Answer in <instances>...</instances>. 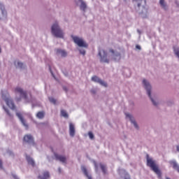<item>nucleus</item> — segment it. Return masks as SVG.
I'll list each match as a JSON object with an SVG mask.
<instances>
[{
  "instance_id": "29",
  "label": "nucleus",
  "mask_w": 179,
  "mask_h": 179,
  "mask_svg": "<svg viewBox=\"0 0 179 179\" xmlns=\"http://www.w3.org/2000/svg\"><path fill=\"white\" fill-rule=\"evenodd\" d=\"M49 101H50V103H52L53 104H57V100H55V99L52 97H50Z\"/></svg>"
},
{
  "instance_id": "18",
  "label": "nucleus",
  "mask_w": 179,
  "mask_h": 179,
  "mask_svg": "<svg viewBox=\"0 0 179 179\" xmlns=\"http://www.w3.org/2000/svg\"><path fill=\"white\" fill-rule=\"evenodd\" d=\"M38 178L40 179H48L50 178V172L49 171H45L43 173V176H39Z\"/></svg>"
},
{
  "instance_id": "24",
  "label": "nucleus",
  "mask_w": 179,
  "mask_h": 179,
  "mask_svg": "<svg viewBox=\"0 0 179 179\" xmlns=\"http://www.w3.org/2000/svg\"><path fill=\"white\" fill-rule=\"evenodd\" d=\"M15 65L17 68H23V63L19 62V61H15Z\"/></svg>"
},
{
  "instance_id": "36",
  "label": "nucleus",
  "mask_w": 179,
  "mask_h": 179,
  "mask_svg": "<svg viewBox=\"0 0 179 179\" xmlns=\"http://www.w3.org/2000/svg\"><path fill=\"white\" fill-rule=\"evenodd\" d=\"M91 93H92V94H94V93H96V91H94V90H92Z\"/></svg>"
},
{
  "instance_id": "10",
  "label": "nucleus",
  "mask_w": 179,
  "mask_h": 179,
  "mask_svg": "<svg viewBox=\"0 0 179 179\" xmlns=\"http://www.w3.org/2000/svg\"><path fill=\"white\" fill-rule=\"evenodd\" d=\"M55 157L56 160H59V162H61L62 163H66V157L65 156L55 153Z\"/></svg>"
},
{
  "instance_id": "39",
  "label": "nucleus",
  "mask_w": 179,
  "mask_h": 179,
  "mask_svg": "<svg viewBox=\"0 0 179 179\" xmlns=\"http://www.w3.org/2000/svg\"><path fill=\"white\" fill-rule=\"evenodd\" d=\"M50 72H51V74H52V75H54V73H52V71H51V67H50Z\"/></svg>"
},
{
  "instance_id": "23",
  "label": "nucleus",
  "mask_w": 179,
  "mask_h": 179,
  "mask_svg": "<svg viewBox=\"0 0 179 179\" xmlns=\"http://www.w3.org/2000/svg\"><path fill=\"white\" fill-rule=\"evenodd\" d=\"M0 9L1 10V13H2L3 16H6V10H5V7L1 3H0Z\"/></svg>"
},
{
  "instance_id": "33",
  "label": "nucleus",
  "mask_w": 179,
  "mask_h": 179,
  "mask_svg": "<svg viewBox=\"0 0 179 179\" xmlns=\"http://www.w3.org/2000/svg\"><path fill=\"white\" fill-rule=\"evenodd\" d=\"M80 54H82L83 55H85V54H86V51H85L84 50H80Z\"/></svg>"
},
{
  "instance_id": "26",
  "label": "nucleus",
  "mask_w": 179,
  "mask_h": 179,
  "mask_svg": "<svg viewBox=\"0 0 179 179\" xmlns=\"http://www.w3.org/2000/svg\"><path fill=\"white\" fill-rule=\"evenodd\" d=\"M80 8L81 10H86V3L82 2Z\"/></svg>"
},
{
  "instance_id": "12",
  "label": "nucleus",
  "mask_w": 179,
  "mask_h": 179,
  "mask_svg": "<svg viewBox=\"0 0 179 179\" xmlns=\"http://www.w3.org/2000/svg\"><path fill=\"white\" fill-rule=\"evenodd\" d=\"M110 52H111L113 55V58L114 61H117V59H121V54L120 53L115 54V52L113 49H110Z\"/></svg>"
},
{
  "instance_id": "7",
  "label": "nucleus",
  "mask_w": 179,
  "mask_h": 179,
  "mask_svg": "<svg viewBox=\"0 0 179 179\" xmlns=\"http://www.w3.org/2000/svg\"><path fill=\"white\" fill-rule=\"evenodd\" d=\"M99 55L101 57V62H104L106 64H108L110 62V60L107 59V52L104 50H99Z\"/></svg>"
},
{
  "instance_id": "31",
  "label": "nucleus",
  "mask_w": 179,
  "mask_h": 179,
  "mask_svg": "<svg viewBox=\"0 0 179 179\" xmlns=\"http://www.w3.org/2000/svg\"><path fill=\"white\" fill-rule=\"evenodd\" d=\"M123 179H132V178H131V175H129V173H126L124 176Z\"/></svg>"
},
{
  "instance_id": "20",
  "label": "nucleus",
  "mask_w": 179,
  "mask_h": 179,
  "mask_svg": "<svg viewBox=\"0 0 179 179\" xmlns=\"http://www.w3.org/2000/svg\"><path fill=\"white\" fill-rule=\"evenodd\" d=\"M82 171L88 179H92V176L89 175V173H87V169H86V167L83 166Z\"/></svg>"
},
{
  "instance_id": "9",
  "label": "nucleus",
  "mask_w": 179,
  "mask_h": 179,
  "mask_svg": "<svg viewBox=\"0 0 179 179\" xmlns=\"http://www.w3.org/2000/svg\"><path fill=\"white\" fill-rule=\"evenodd\" d=\"M24 142H27V143H34V138L30 134L25 135L24 136Z\"/></svg>"
},
{
  "instance_id": "6",
  "label": "nucleus",
  "mask_w": 179,
  "mask_h": 179,
  "mask_svg": "<svg viewBox=\"0 0 179 179\" xmlns=\"http://www.w3.org/2000/svg\"><path fill=\"white\" fill-rule=\"evenodd\" d=\"M72 38L74 43L78 45V47H84L85 48H87V45L83 41V39L78 36H72Z\"/></svg>"
},
{
  "instance_id": "4",
  "label": "nucleus",
  "mask_w": 179,
  "mask_h": 179,
  "mask_svg": "<svg viewBox=\"0 0 179 179\" xmlns=\"http://www.w3.org/2000/svg\"><path fill=\"white\" fill-rule=\"evenodd\" d=\"M143 85H144L145 90H147L148 97H150V99L151 101L152 102V103L154 104V106H157V103H156V101H155L153 98H152V94L150 92V90H152V86H150V84L146 80L144 79L143 80Z\"/></svg>"
},
{
  "instance_id": "21",
  "label": "nucleus",
  "mask_w": 179,
  "mask_h": 179,
  "mask_svg": "<svg viewBox=\"0 0 179 179\" xmlns=\"http://www.w3.org/2000/svg\"><path fill=\"white\" fill-rule=\"evenodd\" d=\"M99 166L101 167V170L102 171L103 174H107V166L103 164H99Z\"/></svg>"
},
{
  "instance_id": "2",
  "label": "nucleus",
  "mask_w": 179,
  "mask_h": 179,
  "mask_svg": "<svg viewBox=\"0 0 179 179\" xmlns=\"http://www.w3.org/2000/svg\"><path fill=\"white\" fill-rule=\"evenodd\" d=\"M52 34L55 36V37H57L58 38H64V32L58 25L57 22H55L52 24L51 27Z\"/></svg>"
},
{
  "instance_id": "40",
  "label": "nucleus",
  "mask_w": 179,
  "mask_h": 179,
  "mask_svg": "<svg viewBox=\"0 0 179 179\" xmlns=\"http://www.w3.org/2000/svg\"><path fill=\"white\" fill-rule=\"evenodd\" d=\"M64 90H66L65 88H64Z\"/></svg>"
},
{
  "instance_id": "16",
  "label": "nucleus",
  "mask_w": 179,
  "mask_h": 179,
  "mask_svg": "<svg viewBox=\"0 0 179 179\" xmlns=\"http://www.w3.org/2000/svg\"><path fill=\"white\" fill-rule=\"evenodd\" d=\"M169 164L172 166L173 169H174L175 170H177V171L179 172V166L177 164V162H176L175 161H171L169 162Z\"/></svg>"
},
{
  "instance_id": "3",
  "label": "nucleus",
  "mask_w": 179,
  "mask_h": 179,
  "mask_svg": "<svg viewBox=\"0 0 179 179\" xmlns=\"http://www.w3.org/2000/svg\"><path fill=\"white\" fill-rule=\"evenodd\" d=\"M14 92L15 94H20V97L24 99L27 103H30L31 101V94H30L31 98L29 99L27 97V92L23 90V89L20 87H17L15 88Z\"/></svg>"
},
{
  "instance_id": "19",
  "label": "nucleus",
  "mask_w": 179,
  "mask_h": 179,
  "mask_svg": "<svg viewBox=\"0 0 179 179\" xmlns=\"http://www.w3.org/2000/svg\"><path fill=\"white\" fill-rule=\"evenodd\" d=\"M45 115V113L44 111H39L36 114V117L39 120H43V118H44Z\"/></svg>"
},
{
  "instance_id": "28",
  "label": "nucleus",
  "mask_w": 179,
  "mask_h": 179,
  "mask_svg": "<svg viewBox=\"0 0 179 179\" xmlns=\"http://www.w3.org/2000/svg\"><path fill=\"white\" fill-rule=\"evenodd\" d=\"M173 52H174L175 55H176V57H178V58H179V49L174 48Z\"/></svg>"
},
{
  "instance_id": "41",
  "label": "nucleus",
  "mask_w": 179,
  "mask_h": 179,
  "mask_svg": "<svg viewBox=\"0 0 179 179\" xmlns=\"http://www.w3.org/2000/svg\"><path fill=\"white\" fill-rule=\"evenodd\" d=\"M0 52H1V48H0Z\"/></svg>"
},
{
  "instance_id": "14",
  "label": "nucleus",
  "mask_w": 179,
  "mask_h": 179,
  "mask_svg": "<svg viewBox=\"0 0 179 179\" xmlns=\"http://www.w3.org/2000/svg\"><path fill=\"white\" fill-rule=\"evenodd\" d=\"M125 115L127 118H129L131 124H134L135 128H138V124H136V122L135 121V120H134L132 115H129V113H126Z\"/></svg>"
},
{
  "instance_id": "11",
  "label": "nucleus",
  "mask_w": 179,
  "mask_h": 179,
  "mask_svg": "<svg viewBox=\"0 0 179 179\" xmlns=\"http://www.w3.org/2000/svg\"><path fill=\"white\" fill-rule=\"evenodd\" d=\"M17 117H18L20 121H21L22 125H24V127L29 128V125H27V124H26V120H24V119L23 118V116H22V113H16Z\"/></svg>"
},
{
  "instance_id": "37",
  "label": "nucleus",
  "mask_w": 179,
  "mask_h": 179,
  "mask_svg": "<svg viewBox=\"0 0 179 179\" xmlns=\"http://www.w3.org/2000/svg\"><path fill=\"white\" fill-rule=\"evenodd\" d=\"M176 149H177L178 152H179V145H177Z\"/></svg>"
},
{
  "instance_id": "32",
  "label": "nucleus",
  "mask_w": 179,
  "mask_h": 179,
  "mask_svg": "<svg viewBox=\"0 0 179 179\" xmlns=\"http://www.w3.org/2000/svg\"><path fill=\"white\" fill-rule=\"evenodd\" d=\"M88 135H89L90 139H94V135H93V133H92V131H90L88 133Z\"/></svg>"
},
{
  "instance_id": "27",
  "label": "nucleus",
  "mask_w": 179,
  "mask_h": 179,
  "mask_svg": "<svg viewBox=\"0 0 179 179\" xmlns=\"http://www.w3.org/2000/svg\"><path fill=\"white\" fill-rule=\"evenodd\" d=\"M145 5L146 4V0H138V8H141V5H142V3Z\"/></svg>"
},
{
  "instance_id": "35",
  "label": "nucleus",
  "mask_w": 179,
  "mask_h": 179,
  "mask_svg": "<svg viewBox=\"0 0 179 179\" xmlns=\"http://www.w3.org/2000/svg\"><path fill=\"white\" fill-rule=\"evenodd\" d=\"M136 48H137V50H141V47L139 46V45H137L136 46Z\"/></svg>"
},
{
  "instance_id": "8",
  "label": "nucleus",
  "mask_w": 179,
  "mask_h": 179,
  "mask_svg": "<svg viewBox=\"0 0 179 179\" xmlns=\"http://www.w3.org/2000/svg\"><path fill=\"white\" fill-rule=\"evenodd\" d=\"M92 80H93V82H96V83H99L100 85H101L102 86H104L105 87H107V84L106 83V82L101 80L100 78H99V77L96 76L92 78Z\"/></svg>"
},
{
  "instance_id": "22",
  "label": "nucleus",
  "mask_w": 179,
  "mask_h": 179,
  "mask_svg": "<svg viewBox=\"0 0 179 179\" xmlns=\"http://www.w3.org/2000/svg\"><path fill=\"white\" fill-rule=\"evenodd\" d=\"M159 4L161 5V6L163 9H167V5L164 2V0H160Z\"/></svg>"
},
{
  "instance_id": "30",
  "label": "nucleus",
  "mask_w": 179,
  "mask_h": 179,
  "mask_svg": "<svg viewBox=\"0 0 179 179\" xmlns=\"http://www.w3.org/2000/svg\"><path fill=\"white\" fill-rule=\"evenodd\" d=\"M4 111H6V114L8 115V117H13L12 114L9 112V110L8 108L3 107Z\"/></svg>"
},
{
  "instance_id": "17",
  "label": "nucleus",
  "mask_w": 179,
  "mask_h": 179,
  "mask_svg": "<svg viewBox=\"0 0 179 179\" xmlns=\"http://www.w3.org/2000/svg\"><path fill=\"white\" fill-rule=\"evenodd\" d=\"M27 162H28V164H30L31 166H32V167H34V166H36L34 160L29 156H27Z\"/></svg>"
},
{
  "instance_id": "25",
  "label": "nucleus",
  "mask_w": 179,
  "mask_h": 179,
  "mask_svg": "<svg viewBox=\"0 0 179 179\" xmlns=\"http://www.w3.org/2000/svg\"><path fill=\"white\" fill-rule=\"evenodd\" d=\"M61 114H62V117H64V118H68V117H69L68 113H66V112L64 110H61Z\"/></svg>"
},
{
  "instance_id": "1",
  "label": "nucleus",
  "mask_w": 179,
  "mask_h": 179,
  "mask_svg": "<svg viewBox=\"0 0 179 179\" xmlns=\"http://www.w3.org/2000/svg\"><path fill=\"white\" fill-rule=\"evenodd\" d=\"M147 166L150 168L155 174H157L159 177L162 176V171L159 169V166L152 159V158H149L148 155H147Z\"/></svg>"
},
{
  "instance_id": "34",
  "label": "nucleus",
  "mask_w": 179,
  "mask_h": 179,
  "mask_svg": "<svg viewBox=\"0 0 179 179\" xmlns=\"http://www.w3.org/2000/svg\"><path fill=\"white\" fill-rule=\"evenodd\" d=\"M0 169H3V166H2V161L0 159Z\"/></svg>"
},
{
  "instance_id": "5",
  "label": "nucleus",
  "mask_w": 179,
  "mask_h": 179,
  "mask_svg": "<svg viewBox=\"0 0 179 179\" xmlns=\"http://www.w3.org/2000/svg\"><path fill=\"white\" fill-rule=\"evenodd\" d=\"M2 99L3 100H4L7 106H8L10 108H11V110H16V106H15V103H13V100H12L10 97L6 96L3 94Z\"/></svg>"
},
{
  "instance_id": "38",
  "label": "nucleus",
  "mask_w": 179,
  "mask_h": 179,
  "mask_svg": "<svg viewBox=\"0 0 179 179\" xmlns=\"http://www.w3.org/2000/svg\"><path fill=\"white\" fill-rule=\"evenodd\" d=\"M20 100H22V99H21V98H18V99H17V101H20Z\"/></svg>"
},
{
  "instance_id": "15",
  "label": "nucleus",
  "mask_w": 179,
  "mask_h": 179,
  "mask_svg": "<svg viewBox=\"0 0 179 179\" xmlns=\"http://www.w3.org/2000/svg\"><path fill=\"white\" fill-rule=\"evenodd\" d=\"M69 134L70 136H75V125L73 124H69Z\"/></svg>"
},
{
  "instance_id": "13",
  "label": "nucleus",
  "mask_w": 179,
  "mask_h": 179,
  "mask_svg": "<svg viewBox=\"0 0 179 179\" xmlns=\"http://www.w3.org/2000/svg\"><path fill=\"white\" fill-rule=\"evenodd\" d=\"M56 55H61V57H66L68 55V53L64 50L57 49L56 50Z\"/></svg>"
}]
</instances>
